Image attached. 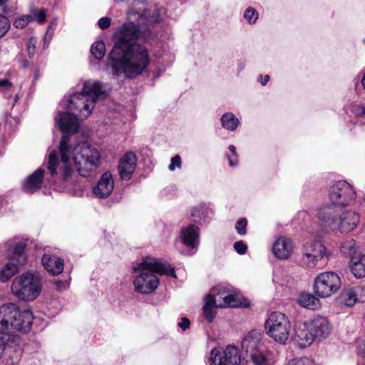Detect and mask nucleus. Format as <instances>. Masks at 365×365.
Wrapping results in <instances>:
<instances>
[{
  "instance_id": "nucleus-24",
  "label": "nucleus",
  "mask_w": 365,
  "mask_h": 365,
  "mask_svg": "<svg viewBox=\"0 0 365 365\" xmlns=\"http://www.w3.org/2000/svg\"><path fill=\"white\" fill-rule=\"evenodd\" d=\"M44 170L38 168L24 181L23 186L25 191L34 192L40 189L43 177Z\"/></svg>"
},
{
  "instance_id": "nucleus-30",
  "label": "nucleus",
  "mask_w": 365,
  "mask_h": 365,
  "mask_svg": "<svg viewBox=\"0 0 365 365\" xmlns=\"http://www.w3.org/2000/svg\"><path fill=\"white\" fill-rule=\"evenodd\" d=\"M340 252L342 255L349 257L351 259V257L359 253L356 252L355 240L351 239L342 242L340 247Z\"/></svg>"
},
{
  "instance_id": "nucleus-42",
  "label": "nucleus",
  "mask_w": 365,
  "mask_h": 365,
  "mask_svg": "<svg viewBox=\"0 0 365 365\" xmlns=\"http://www.w3.org/2000/svg\"><path fill=\"white\" fill-rule=\"evenodd\" d=\"M182 161L179 155H176L171 158L170 163L168 166L170 171H174L176 168H181Z\"/></svg>"
},
{
  "instance_id": "nucleus-31",
  "label": "nucleus",
  "mask_w": 365,
  "mask_h": 365,
  "mask_svg": "<svg viewBox=\"0 0 365 365\" xmlns=\"http://www.w3.org/2000/svg\"><path fill=\"white\" fill-rule=\"evenodd\" d=\"M214 307H217L214 301H212L210 297H206L205 303L203 306V312L208 322H212L215 317L216 312L212 309Z\"/></svg>"
},
{
  "instance_id": "nucleus-9",
  "label": "nucleus",
  "mask_w": 365,
  "mask_h": 365,
  "mask_svg": "<svg viewBox=\"0 0 365 365\" xmlns=\"http://www.w3.org/2000/svg\"><path fill=\"white\" fill-rule=\"evenodd\" d=\"M341 285V278L336 272H324L315 277L314 291L318 297L327 298L336 293Z\"/></svg>"
},
{
  "instance_id": "nucleus-6",
  "label": "nucleus",
  "mask_w": 365,
  "mask_h": 365,
  "mask_svg": "<svg viewBox=\"0 0 365 365\" xmlns=\"http://www.w3.org/2000/svg\"><path fill=\"white\" fill-rule=\"evenodd\" d=\"M26 245L15 240H9L0 247V252H4L9 260L0 269V282H6L14 276L26 262L24 253Z\"/></svg>"
},
{
  "instance_id": "nucleus-5",
  "label": "nucleus",
  "mask_w": 365,
  "mask_h": 365,
  "mask_svg": "<svg viewBox=\"0 0 365 365\" xmlns=\"http://www.w3.org/2000/svg\"><path fill=\"white\" fill-rule=\"evenodd\" d=\"M107 89L99 81H85L81 92L71 95L65 106L67 109L78 112L81 118H86L91 114L96 102L106 97Z\"/></svg>"
},
{
  "instance_id": "nucleus-33",
  "label": "nucleus",
  "mask_w": 365,
  "mask_h": 365,
  "mask_svg": "<svg viewBox=\"0 0 365 365\" xmlns=\"http://www.w3.org/2000/svg\"><path fill=\"white\" fill-rule=\"evenodd\" d=\"M207 211L202 207H194L191 210V216L195 222H199L204 220L207 216Z\"/></svg>"
},
{
  "instance_id": "nucleus-38",
  "label": "nucleus",
  "mask_w": 365,
  "mask_h": 365,
  "mask_svg": "<svg viewBox=\"0 0 365 365\" xmlns=\"http://www.w3.org/2000/svg\"><path fill=\"white\" fill-rule=\"evenodd\" d=\"M31 21H32V16L27 14L16 19L14 23V25L16 28L22 29Z\"/></svg>"
},
{
  "instance_id": "nucleus-44",
  "label": "nucleus",
  "mask_w": 365,
  "mask_h": 365,
  "mask_svg": "<svg viewBox=\"0 0 365 365\" xmlns=\"http://www.w3.org/2000/svg\"><path fill=\"white\" fill-rule=\"evenodd\" d=\"M234 248L236 250V252L240 255L245 254L247 250L246 244L244 243L242 241H238L235 242Z\"/></svg>"
},
{
  "instance_id": "nucleus-17",
  "label": "nucleus",
  "mask_w": 365,
  "mask_h": 365,
  "mask_svg": "<svg viewBox=\"0 0 365 365\" xmlns=\"http://www.w3.org/2000/svg\"><path fill=\"white\" fill-rule=\"evenodd\" d=\"M241 346L248 357L264 348L261 334L256 331L249 332L242 341Z\"/></svg>"
},
{
  "instance_id": "nucleus-45",
  "label": "nucleus",
  "mask_w": 365,
  "mask_h": 365,
  "mask_svg": "<svg viewBox=\"0 0 365 365\" xmlns=\"http://www.w3.org/2000/svg\"><path fill=\"white\" fill-rule=\"evenodd\" d=\"M13 85L8 79L0 80V91H9L12 89Z\"/></svg>"
},
{
  "instance_id": "nucleus-20",
  "label": "nucleus",
  "mask_w": 365,
  "mask_h": 365,
  "mask_svg": "<svg viewBox=\"0 0 365 365\" xmlns=\"http://www.w3.org/2000/svg\"><path fill=\"white\" fill-rule=\"evenodd\" d=\"M180 237L186 247L196 250L199 244L200 229L195 225H189L181 230Z\"/></svg>"
},
{
  "instance_id": "nucleus-48",
  "label": "nucleus",
  "mask_w": 365,
  "mask_h": 365,
  "mask_svg": "<svg viewBox=\"0 0 365 365\" xmlns=\"http://www.w3.org/2000/svg\"><path fill=\"white\" fill-rule=\"evenodd\" d=\"M259 78L261 79L260 83L262 86H265L270 78L269 75H265L264 77L261 75Z\"/></svg>"
},
{
  "instance_id": "nucleus-28",
  "label": "nucleus",
  "mask_w": 365,
  "mask_h": 365,
  "mask_svg": "<svg viewBox=\"0 0 365 365\" xmlns=\"http://www.w3.org/2000/svg\"><path fill=\"white\" fill-rule=\"evenodd\" d=\"M297 303L306 309L315 310L320 307V301L314 295L308 292L301 293L297 298Z\"/></svg>"
},
{
  "instance_id": "nucleus-49",
  "label": "nucleus",
  "mask_w": 365,
  "mask_h": 365,
  "mask_svg": "<svg viewBox=\"0 0 365 365\" xmlns=\"http://www.w3.org/2000/svg\"><path fill=\"white\" fill-rule=\"evenodd\" d=\"M359 350L365 356V339L359 344Z\"/></svg>"
},
{
  "instance_id": "nucleus-12",
  "label": "nucleus",
  "mask_w": 365,
  "mask_h": 365,
  "mask_svg": "<svg viewBox=\"0 0 365 365\" xmlns=\"http://www.w3.org/2000/svg\"><path fill=\"white\" fill-rule=\"evenodd\" d=\"M356 193L352 187L346 181L339 180L333 184L329 190L331 204L346 206L355 198Z\"/></svg>"
},
{
  "instance_id": "nucleus-40",
  "label": "nucleus",
  "mask_w": 365,
  "mask_h": 365,
  "mask_svg": "<svg viewBox=\"0 0 365 365\" xmlns=\"http://www.w3.org/2000/svg\"><path fill=\"white\" fill-rule=\"evenodd\" d=\"M287 365H314L312 360L309 358H297L289 361Z\"/></svg>"
},
{
  "instance_id": "nucleus-25",
  "label": "nucleus",
  "mask_w": 365,
  "mask_h": 365,
  "mask_svg": "<svg viewBox=\"0 0 365 365\" xmlns=\"http://www.w3.org/2000/svg\"><path fill=\"white\" fill-rule=\"evenodd\" d=\"M350 269L356 278L360 279L365 277V255L358 253L351 257L350 259Z\"/></svg>"
},
{
  "instance_id": "nucleus-10",
  "label": "nucleus",
  "mask_w": 365,
  "mask_h": 365,
  "mask_svg": "<svg viewBox=\"0 0 365 365\" xmlns=\"http://www.w3.org/2000/svg\"><path fill=\"white\" fill-rule=\"evenodd\" d=\"M330 252L319 240L307 242L303 247L301 263L308 268L317 266L319 262L330 255Z\"/></svg>"
},
{
  "instance_id": "nucleus-41",
  "label": "nucleus",
  "mask_w": 365,
  "mask_h": 365,
  "mask_svg": "<svg viewBox=\"0 0 365 365\" xmlns=\"http://www.w3.org/2000/svg\"><path fill=\"white\" fill-rule=\"evenodd\" d=\"M247 225V220L246 218H241L239 220L237 223L235 228L237 231V233L240 235H245L246 234V227Z\"/></svg>"
},
{
  "instance_id": "nucleus-3",
  "label": "nucleus",
  "mask_w": 365,
  "mask_h": 365,
  "mask_svg": "<svg viewBox=\"0 0 365 365\" xmlns=\"http://www.w3.org/2000/svg\"><path fill=\"white\" fill-rule=\"evenodd\" d=\"M32 321V312L20 309L15 303H6L0 307V357L11 336L16 331L27 333L31 327Z\"/></svg>"
},
{
  "instance_id": "nucleus-2",
  "label": "nucleus",
  "mask_w": 365,
  "mask_h": 365,
  "mask_svg": "<svg viewBox=\"0 0 365 365\" xmlns=\"http://www.w3.org/2000/svg\"><path fill=\"white\" fill-rule=\"evenodd\" d=\"M162 14L163 10L157 6L143 13L134 9L128 11L130 21L118 29V40L109 54L114 74L124 73L127 78H133L148 71L150 58L145 43V33L140 32L138 26L158 22Z\"/></svg>"
},
{
  "instance_id": "nucleus-21",
  "label": "nucleus",
  "mask_w": 365,
  "mask_h": 365,
  "mask_svg": "<svg viewBox=\"0 0 365 365\" xmlns=\"http://www.w3.org/2000/svg\"><path fill=\"white\" fill-rule=\"evenodd\" d=\"M272 251L276 257L281 259H287L293 252V244L290 239L280 237L273 244Z\"/></svg>"
},
{
  "instance_id": "nucleus-7",
  "label": "nucleus",
  "mask_w": 365,
  "mask_h": 365,
  "mask_svg": "<svg viewBox=\"0 0 365 365\" xmlns=\"http://www.w3.org/2000/svg\"><path fill=\"white\" fill-rule=\"evenodd\" d=\"M11 289L12 294L19 299L33 301L41 292V279L36 273L27 272L14 279Z\"/></svg>"
},
{
  "instance_id": "nucleus-34",
  "label": "nucleus",
  "mask_w": 365,
  "mask_h": 365,
  "mask_svg": "<svg viewBox=\"0 0 365 365\" xmlns=\"http://www.w3.org/2000/svg\"><path fill=\"white\" fill-rule=\"evenodd\" d=\"M244 18L250 24H254L258 19V12L252 7H248L244 13Z\"/></svg>"
},
{
  "instance_id": "nucleus-22",
  "label": "nucleus",
  "mask_w": 365,
  "mask_h": 365,
  "mask_svg": "<svg viewBox=\"0 0 365 365\" xmlns=\"http://www.w3.org/2000/svg\"><path fill=\"white\" fill-rule=\"evenodd\" d=\"M41 262L45 269L51 275H58L63 271L64 261L56 255L45 254L42 257Z\"/></svg>"
},
{
  "instance_id": "nucleus-46",
  "label": "nucleus",
  "mask_w": 365,
  "mask_h": 365,
  "mask_svg": "<svg viewBox=\"0 0 365 365\" xmlns=\"http://www.w3.org/2000/svg\"><path fill=\"white\" fill-rule=\"evenodd\" d=\"M110 19L108 17H102L98 20V24L101 29H106L110 26Z\"/></svg>"
},
{
  "instance_id": "nucleus-1",
  "label": "nucleus",
  "mask_w": 365,
  "mask_h": 365,
  "mask_svg": "<svg viewBox=\"0 0 365 365\" xmlns=\"http://www.w3.org/2000/svg\"><path fill=\"white\" fill-rule=\"evenodd\" d=\"M55 121L63 135L58 149L48 153L47 170L54 182H60L66 192L77 195L74 190L80 187L76 180L77 174L89 176L99 166L101 155L96 148L86 142L71 143L68 135L76 133L79 128L76 115L68 111L59 112Z\"/></svg>"
},
{
  "instance_id": "nucleus-47",
  "label": "nucleus",
  "mask_w": 365,
  "mask_h": 365,
  "mask_svg": "<svg viewBox=\"0 0 365 365\" xmlns=\"http://www.w3.org/2000/svg\"><path fill=\"white\" fill-rule=\"evenodd\" d=\"M190 322L187 317H182L181 321L178 322V326L182 330L185 331L190 327Z\"/></svg>"
},
{
  "instance_id": "nucleus-35",
  "label": "nucleus",
  "mask_w": 365,
  "mask_h": 365,
  "mask_svg": "<svg viewBox=\"0 0 365 365\" xmlns=\"http://www.w3.org/2000/svg\"><path fill=\"white\" fill-rule=\"evenodd\" d=\"M29 14L32 16V21L36 20L39 24H43L46 20V13L43 9L37 10L33 9Z\"/></svg>"
},
{
  "instance_id": "nucleus-52",
  "label": "nucleus",
  "mask_w": 365,
  "mask_h": 365,
  "mask_svg": "<svg viewBox=\"0 0 365 365\" xmlns=\"http://www.w3.org/2000/svg\"><path fill=\"white\" fill-rule=\"evenodd\" d=\"M17 99H18V96H17V95H16V96H15V101H17Z\"/></svg>"
},
{
  "instance_id": "nucleus-51",
  "label": "nucleus",
  "mask_w": 365,
  "mask_h": 365,
  "mask_svg": "<svg viewBox=\"0 0 365 365\" xmlns=\"http://www.w3.org/2000/svg\"><path fill=\"white\" fill-rule=\"evenodd\" d=\"M4 3V0H0V6L3 5Z\"/></svg>"
},
{
  "instance_id": "nucleus-39",
  "label": "nucleus",
  "mask_w": 365,
  "mask_h": 365,
  "mask_svg": "<svg viewBox=\"0 0 365 365\" xmlns=\"http://www.w3.org/2000/svg\"><path fill=\"white\" fill-rule=\"evenodd\" d=\"M38 40L36 37H31L27 42V51L30 58L33 57L36 53V45Z\"/></svg>"
},
{
  "instance_id": "nucleus-37",
  "label": "nucleus",
  "mask_w": 365,
  "mask_h": 365,
  "mask_svg": "<svg viewBox=\"0 0 365 365\" xmlns=\"http://www.w3.org/2000/svg\"><path fill=\"white\" fill-rule=\"evenodd\" d=\"M11 24L8 18L0 14V37L4 36L10 29Z\"/></svg>"
},
{
  "instance_id": "nucleus-36",
  "label": "nucleus",
  "mask_w": 365,
  "mask_h": 365,
  "mask_svg": "<svg viewBox=\"0 0 365 365\" xmlns=\"http://www.w3.org/2000/svg\"><path fill=\"white\" fill-rule=\"evenodd\" d=\"M230 152L231 153V155L228 154L227 155V158L229 161V165L231 167H234V166H236L238 164V160H237V158H238V155H237V151H236V148L235 145H230L228 148Z\"/></svg>"
},
{
  "instance_id": "nucleus-11",
  "label": "nucleus",
  "mask_w": 365,
  "mask_h": 365,
  "mask_svg": "<svg viewBox=\"0 0 365 365\" xmlns=\"http://www.w3.org/2000/svg\"><path fill=\"white\" fill-rule=\"evenodd\" d=\"M322 229L327 232H335L339 212L337 207L331 203H324L318 207L315 214Z\"/></svg>"
},
{
  "instance_id": "nucleus-8",
  "label": "nucleus",
  "mask_w": 365,
  "mask_h": 365,
  "mask_svg": "<svg viewBox=\"0 0 365 365\" xmlns=\"http://www.w3.org/2000/svg\"><path fill=\"white\" fill-rule=\"evenodd\" d=\"M265 329L269 337L276 342L285 344L290 332V322L282 312H272L265 322Z\"/></svg>"
},
{
  "instance_id": "nucleus-32",
  "label": "nucleus",
  "mask_w": 365,
  "mask_h": 365,
  "mask_svg": "<svg viewBox=\"0 0 365 365\" xmlns=\"http://www.w3.org/2000/svg\"><path fill=\"white\" fill-rule=\"evenodd\" d=\"M105 44L103 41H97L92 44L91 52L96 59H101L105 56Z\"/></svg>"
},
{
  "instance_id": "nucleus-15",
  "label": "nucleus",
  "mask_w": 365,
  "mask_h": 365,
  "mask_svg": "<svg viewBox=\"0 0 365 365\" xmlns=\"http://www.w3.org/2000/svg\"><path fill=\"white\" fill-rule=\"evenodd\" d=\"M307 323L309 331L316 340L321 341L327 338L331 331V324L325 317L318 316Z\"/></svg>"
},
{
  "instance_id": "nucleus-29",
  "label": "nucleus",
  "mask_w": 365,
  "mask_h": 365,
  "mask_svg": "<svg viewBox=\"0 0 365 365\" xmlns=\"http://www.w3.org/2000/svg\"><path fill=\"white\" fill-rule=\"evenodd\" d=\"M220 121L222 127L230 131L235 130L240 125L239 119L231 112L224 113Z\"/></svg>"
},
{
  "instance_id": "nucleus-43",
  "label": "nucleus",
  "mask_w": 365,
  "mask_h": 365,
  "mask_svg": "<svg viewBox=\"0 0 365 365\" xmlns=\"http://www.w3.org/2000/svg\"><path fill=\"white\" fill-rule=\"evenodd\" d=\"M56 289L58 291H64L67 289L70 285V279L56 280L54 282Z\"/></svg>"
},
{
  "instance_id": "nucleus-50",
  "label": "nucleus",
  "mask_w": 365,
  "mask_h": 365,
  "mask_svg": "<svg viewBox=\"0 0 365 365\" xmlns=\"http://www.w3.org/2000/svg\"><path fill=\"white\" fill-rule=\"evenodd\" d=\"M365 112L364 108H360V112L358 113V114H364Z\"/></svg>"
},
{
  "instance_id": "nucleus-26",
  "label": "nucleus",
  "mask_w": 365,
  "mask_h": 365,
  "mask_svg": "<svg viewBox=\"0 0 365 365\" xmlns=\"http://www.w3.org/2000/svg\"><path fill=\"white\" fill-rule=\"evenodd\" d=\"M357 300V291L354 287L344 288L339 297V303L342 307H353Z\"/></svg>"
},
{
  "instance_id": "nucleus-13",
  "label": "nucleus",
  "mask_w": 365,
  "mask_h": 365,
  "mask_svg": "<svg viewBox=\"0 0 365 365\" xmlns=\"http://www.w3.org/2000/svg\"><path fill=\"white\" fill-rule=\"evenodd\" d=\"M210 365H240L241 358L235 346L228 345L225 349L214 348L209 358Z\"/></svg>"
},
{
  "instance_id": "nucleus-27",
  "label": "nucleus",
  "mask_w": 365,
  "mask_h": 365,
  "mask_svg": "<svg viewBox=\"0 0 365 365\" xmlns=\"http://www.w3.org/2000/svg\"><path fill=\"white\" fill-rule=\"evenodd\" d=\"M250 358L253 365H274L276 363L271 352L264 348L251 355Z\"/></svg>"
},
{
  "instance_id": "nucleus-19",
  "label": "nucleus",
  "mask_w": 365,
  "mask_h": 365,
  "mask_svg": "<svg viewBox=\"0 0 365 365\" xmlns=\"http://www.w3.org/2000/svg\"><path fill=\"white\" fill-rule=\"evenodd\" d=\"M359 222V215L353 211H346L339 215L336 231L348 233L354 230Z\"/></svg>"
},
{
  "instance_id": "nucleus-4",
  "label": "nucleus",
  "mask_w": 365,
  "mask_h": 365,
  "mask_svg": "<svg viewBox=\"0 0 365 365\" xmlns=\"http://www.w3.org/2000/svg\"><path fill=\"white\" fill-rule=\"evenodd\" d=\"M133 286L137 292L143 294L153 293L159 285L157 274L176 277L174 269L168 263L147 257L133 267Z\"/></svg>"
},
{
  "instance_id": "nucleus-14",
  "label": "nucleus",
  "mask_w": 365,
  "mask_h": 365,
  "mask_svg": "<svg viewBox=\"0 0 365 365\" xmlns=\"http://www.w3.org/2000/svg\"><path fill=\"white\" fill-rule=\"evenodd\" d=\"M210 297L216 304L217 308L238 307L242 306L239 297L233 294L227 288L222 285H217L212 289Z\"/></svg>"
},
{
  "instance_id": "nucleus-23",
  "label": "nucleus",
  "mask_w": 365,
  "mask_h": 365,
  "mask_svg": "<svg viewBox=\"0 0 365 365\" xmlns=\"http://www.w3.org/2000/svg\"><path fill=\"white\" fill-rule=\"evenodd\" d=\"M294 339L301 347H306L313 342L314 338L309 331L307 322L296 327Z\"/></svg>"
},
{
  "instance_id": "nucleus-18",
  "label": "nucleus",
  "mask_w": 365,
  "mask_h": 365,
  "mask_svg": "<svg viewBox=\"0 0 365 365\" xmlns=\"http://www.w3.org/2000/svg\"><path fill=\"white\" fill-rule=\"evenodd\" d=\"M114 188V181L110 173H104L96 185L93 187L94 195L101 199L107 198L110 195Z\"/></svg>"
},
{
  "instance_id": "nucleus-16",
  "label": "nucleus",
  "mask_w": 365,
  "mask_h": 365,
  "mask_svg": "<svg viewBox=\"0 0 365 365\" xmlns=\"http://www.w3.org/2000/svg\"><path fill=\"white\" fill-rule=\"evenodd\" d=\"M136 165L137 158L135 154L131 151L125 153L120 159L118 166V173L121 180H130L136 168Z\"/></svg>"
}]
</instances>
